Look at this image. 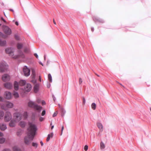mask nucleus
<instances>
[{
	"mask_svg": "<svg viewBox=\"0 0 151 151\" xmlns=\"http://www.w3.org/2000/svg\"><path fill=\"white\" fill-rule=\"evenodd\" d=\"M42 105H44L45 104H46L45 101L44 100L42 101Z\"/></svg>",
	"mask_w": 151,
	"mask_h": 151,
	"instance_id": "47",
	"label": "nucleus"
},
{
	"mask_svg": "<svg viewBox=\"0 0 151 151\" xmlns=\"http://www.w3.org/2000/svg\"><path fill=\"white\" fill-rule=\"evenodd\" d=\"M24 52H27V50H26V49H25V50H24Z\"/></svg>",
	"mask_w": 151,
	"mask_h": 151,
	"instance_id": "63",
	"label": "nucleus"
},
{
	"mask_svg": "<svg viewBox=\"0 0 151 151\" xmlns=\"http://www.w3.org/2000/svg\"><path fill=\"white\" fill-rule=\"evenodd\" d=\"M8 67V65L5 61H1L0 63V72H3L6 71Z\"/></svg>",
	"mask_w": 151,
	"mask_h": 151,
	"instance_id": "4",
	"label": "nucleus"
},
{
	"mask_svg": "<svg viewBox=\"0 0 151 151\" xmlns=\"http://www.w3.org/2000/svg\"><path fill=\"white\" fill-rule=\"evenodd\" d=\"M30 70L26 66H25L23 68V72L25 76H29L30 74Z\"/></svg>",
	"mask_w": 151,
	"mask_h": 151,
	"instance_id": "9",
	"label": "nucleus"
},
{
	"mask_svg": "<svg viewBox=\"0 0 151 151\" xmlns=\"http://www.w3.org/2000/svg\"><path fill=\"white\" fill-rule=\"evenodd\" d=\"M14 151H22L19 147L17 146H15L13 148Z\"/></svg>",
	"mask_w": 151,
	"mask_h": 151,
	"instance_id": "24",
	"label": "nucleus"
},
{
	"mask_svg": "<svg viewBox=\"0 0 151 151\" xmlns=\"http://www.w3.org/2000/svg\"><path fill=\"white\" fill-rule=\"evenodd\" d=\"M23 47L22 45L21 44L18 43L17 45V47L18 49H19L22 48Z\"/></svg>",
	"mask_w": 151,
	"mask_h": 151,
	"instance_id": "32",
	"label": "nucleus"
},
{
	"mask_svg": "<svg viewBox=\"0 0 151 151\" xmlns=\"http://www.w3.org/2000/svg\"><path fill=\"white\" fill-rule=\"evenodd\" d=\"M54 126L53 125L51 127V129H52L53 128Z\"/></svg>",
	"mask_w": 151,
	"mask_h": 151,
	"instance_id": "62",
	"label": "nucleus"
},
{
	"mask_svg": "<svg viewBox=\"0 0 151 151\" xmlns=\"http://www.w3.org/2000/svg\"><path fill=\"white\" fill-rule=\"evenodd\" d=\"M5 51L6 53L8 54L10 56L14 58H17L19 56H21L22 54V53L20 52H20V54L19 55H14V50L12 48H7L6 49Z\"/></svg>",
	"mask_w": 151,
	"mask_h": 151,
	"instance_id": "3",
	"label": "nucleus"
},
{
	"mask_svg": "<svg viewBox=\"0 0 151 151\" xmlns=\"http://www.w3.org/2000/svg\"><path fill=\"white\" fill-rule=\"evenodd\" d=\"M17 122H18L17 121H16L14 119H13L9 123V126L10 127H14L15 126Z\"/></svg>",
	"mask_w": 151,
	"mask_h": 151,
	"instance_id": "14",
	"label": "nucleus"
},
{
	"mask_svg": "<svg viewBox=\"0 0 151 151\" xmlns=\"http://www.w3.org/2000/svg\"><path fill=\"white\" fill-rule=\"evenodd\" d=\"M57 114H58V112L57 111L56 112H55L53 114V115H52L53 117H54L56 116H57Z\"/></svg>",
	"mask_w": 151,
	"mask_h": 151,
	"instance_id": "42",
	"label": "nucleus"
},
{
	"mask_svg": "<svg viewBox=\"0 0 151 151\" xmlns=\"http://www.w3.org/2000/svg\"><path fill=\"white\" fill-rule=\"evenodd\" d=\"M22 134L21 132L20 131L17 132V135L19 136H20Z\"/></svg>",
	"mask_w": 151,
	"mask_h": 151,
	"instance_id": "36",
	"label": "nucleus"
},
{
	"mask_svg": "<svg viewBox=\"0 0 151 151\" xmlns=\"http://www.w3.org/2000/svg\"><path fill=\"white\" fill-rule=\"evenodd\" d=\"M91 30L92 32H93L94 30V29L93 27H92L91 28Z\"/></svg>",
	"mask_w": 151,
	"mask_h": 151,
	"instance_id": "57",
	"label": "nucleus"
},
{
	"mask_svg": "<svg viewBox=\"0 0 151 151\" xmlns=\"http://www.w3.org/2000/svg\"><path fill=\"white\" fill-rule=\"evenodd\" d=\"M2 151H11L9 149L6 148L4 149Z\"/></svg>",
	"mask_w": 151,
	"mask_h": 151,
	"instance_id": "40",
	"label": "nucleus"
},
{
	"mask_svg": "<svg viewBox=\"0 0 151 151\" xmlns=\"http://www.w3.org/2000/svg\"><path fill=\"white\" fill-rule=\"evenodd\" d=\"M28 113L27 112H25L23 114V116L25 119H27L28 116Z\"/></svg>",
	"mask_w": 151,
	"mask_h": 151,
	"instance_id": "31",
	"label": "nucleus"
},
{
	"mask_svg": "<svg viewBox=\"0 0 151 151\" xmlns=\"http://www.w3.org/2000/svg\"><path fill=\"white\" fill-rule=\"evenodd\" d=\"M91 107L93 110H95L96 108V104L95 103H92L91 105Z\"/></svg>",
	"mask_w": 151,
	"mask_h": 151,
	"instance_id": "29",
	"label": "nucleus"
},
{
	"mask_svg": "<svg viewBox=\"0 0 151 151\" xmlns=\"http://www.w3.org/2000/svg\"><path fill=\"white\" fill-rule=\"evenodd\" d=\"M88 149V146L87 145H85L84 147V149L85 150L87 151Z\"/></svg>",
	"mask_w": 151,
	"mask_h": 151,
	"instance_id": "39",
	"label": "nucleus"
},
{
	"mask_svg": "<svg viewBox=\"0 0 151 151\" xmlns=\"http://www.w3.org/2000/svg\"><path fill=\"white\" fill-rule=\"evenodd\" d=\"M44 59L45 60V58H46V57H45V55L44 56Z\"/></svg>",
	"mask_w": 151,
	"mask_h": 151,
	"instance_id": "64",
	"label": "nucleus"
},
{
	"mask_svg": "<svg viewBox=\"0 0 151 151\" xmlns=\"http://www.w3.org/2000/svg\"><path fill=\"white\" fill-rule=\"evenodd\" d=\"M15 38L17 40H19V37L18 36V35H15Z\"/></svg>",
	"mask_w": 151,
	"mask_h": 151,
	"instance_id": "43",
	"label": "nucleus"
},
{
	"mask_svg": "<svg viewBox=\"0 0 151 151\" xmlns=\"http://www.w3.org/2000/svg\"><path fill=\"white\" fill-rule=\"evenodd\" d=\"M40 143L42 146L43 145V143L42 141H41L40 142Z\"/></svg>",
	"mask_w": 151,
	"mask_h": 151,
	"instance_id": "56",
	"label": "nucleus"
},
{
	"mask_svg": "<svg viewBox=\"0 0 151 151\" xmlns=\"http://www.w3.org/2000/svg\"><path fill=\"white\" fill-rule=\"evenodd\" d=\"M50 137H52L53 136V133L52 132L50 134Z\"/></svg>",
	"mask_w": 151,
	"mask_h": 151,
	"instance_id": "55",
	"label": "nucleus"
},
{
	"mask_svg": "<svg viewBox=\"0 0 151 151\" xmlns=\"http://www.w3.org/2000/svg\"><path fill=\"white\" fill-rule=\"evenodd\" d=\"M64 126H62V129H61V134L60 135H62V134L63 131L64 129Z\"/></svg>",
	"mask_w": 151,
	"mask_h": 151,
	"instance_id": "45",
	"label": "nucleus"
},
{
	"mask_svg": "<svg viewBox=\"0 0 151 151\" xmlns=\"http://www.w3.org/2000/svg\"><path fill=\"white\" fill-rule=\"evenodd\" d=\"M32 74L33 75V77H35V73L34 70L32 69Z\"/></svg>",
	"mask_w": 151,
	"mask_h": 151,
	"instance_id": "33",
	"label": "nucleus"
},
{
	"mask_svg": "<svg viewBox=\"0 0 151 151\" xmlns=\"http://www.w3.org/2000/svg\"><path fill=\"white\" fill-rule=\"evenodd\" d=\"M52 98H53L54 101H55V100H56V98L55 97V96H54V95H52Z\"/></svg>",
	"mask_w": 151,
	"mask_h": 151,
	"instance_id": "53",
	"label": "nucleus"
},
{
	"mask_svg": "<svg viewBox=\"0 0 151 151\" xmlns=\"http://www.w3.org/2000/svg\"><path fill=\"white\" fill-rule=\"evenodd\" d=\"M9 10L10 11H12V12H14V10H13V9H9Z\"/></svg>",
	"mask_w": 151,
	"mask_h": 151,
	"instance_id": "60",
	"label": "nucleus"
},
{
	"mask_svg": "<svg viewBox=\"0 0 151 151\" xmlns=\"http://www.w3.org/2000/svg\"><path fill=\"white\" fill-rule=\"evenodd\" d=\"M93 20L96 22H99L100 23H103L104 22L103 20L96 17H94L93 18Z\"/></svg>",
	"mask_w": 151,
	"mask_h": 151,
	"instance_id": "15",
	"label": "nucleus"
},
{
	"mask_svg": "<svg viewBox=\"0 0 151 151\" xmlns=\"http://www.w3.org/2000/svg\"><path fill=\"white\" fill-rule=\"evenodd\" d=\"M28 105L29 107L33 108L38 112H40L42 107L38 105L35 103L31 101H30L28 103Z\"/></svg>",
	"mask_w": 151,
	"mask_h": 151,
	"instance_id": "2",
	"label": "nucleus"
},
{
	"mask_svg": "<svg viewBox=\"0 0 151 151\" xmlns=\"http://www.w3.org/2000/svg\"><path fill=\"white\" fill-rule=\"evenodd\" d=\"M3 134L2 133L0 132V137H3Z\"/></svg>",
	"mask_w": 151,
	"mask_h": 151,
	"instance_id": "51",
	"label": "nucleus"
},
{
	"mask_svg": "<svg viewBox=\"0 0 151 151\" xmlns=\"http://www.w3.org/2000/svg\"><path fill=\"white\" fill-rule=\"evenodd\" d=\"M14 106L13 104L11 102L7 101L4 104H1V108L2 109L6 110L8 108H12Z\"/></svg>",
	"mask_w": 151,
	"mask_h": 151,
	"instance_id": "5",
	"label": "nucleus"
},
{
	"mask_svg": "<svg viewBox=\"0 0 151 151\" xmlns=\"http://www.w3.org/2000/svg\"><path fill=\"white\" fill-rule=\"evenodd\" d=\"M97 126L99 129L100 130V131L101 132H103V129L102 124L101 123L98 122L97 124Z\"/></svg>",
	"mask_w": 151,
	"mask_h": 151,
	"instance_id": "16",
	"label": "nucleus"
},
{
	"mask_svg": "<svg viewBox=\"0 0 151 151\" xmlns=\"http://www.w3.org/2000/svg\"><path fill=\"white\" fill-rule=\"evenodd\" d=\"M37 101L38 103H40V100L39 99H37Z\"/></svg>",
	"mask_w": 151,
	"mask_h": 151,
	"instance_id": "54",
	"label": "nucleus"
},
{
	"mask_svg": "<svg viewBox=\"0 0 151 151\" xmlns=\"http://www.w3.org/2000/svg\"><path fill=\"white\" fill-rule=\"evenodd\" d=\"M1 25V24H0V26ZM4 35V34L0 32V37H3Z\"/></svg>",
	"mask_w": 151,
	"mask_h": 151,
	"instance_id": "44",
	"label": "nucleus"
},
{
	"mask_svg": "<svg viewBox=\"0 0 151 151\" xmlns=\"http://www.w3.org/2000/svg\"><path fill=\"white\" fill-rule=\"evenodd\" d=\"M7 128L6 124H0V129L1 130H5Z\"/></svg>",
	"mask_w": 151,
	"mask_h": 151,
	"instance_id": "17",
	"label": "nucleus"
},
{
	"mask_svg": "<svg viewBox=\"0 0 151 151\" xmlns=\"http://www.w3.org/2000/svg\"><path fill=\"white\" fill-rule=\"evenodd\" d=\"M4 86L5 88L8 89H11L13 87L12 84L10 83H4Z\"/></svg>",
	"mask_w": 151,
	"mask_h": 151,
	"instance_id": "12",
	"label": "nucleus"
},
{
	"mask_svg": "<svg viewBox=\"0 0 151 151\" xmlns=\"http://www.w3.org/2000/svg\"><path fill=\"white\" fill-rule=\"evenodd\" d=\"M29 127L27 129V135L24 138V143L27 145H29L31 143L36 134L37 129L36 125L32 123H29Z\"/></svg>",
	"mask_w": 151,
	"mask_h": 151,
	"instance_id": "1",
	"label": "nucleus"
},
{
	"mask_svg": "<svg viewBox=\"0 0 151 151\" xmlns=\"http://www.w3.org/2000/svg\"><path fill=\"white\" fill-rule=\"evenodd\" d=\"M34 55L36 57V58H38V55L37 53H35L34 54Z\"/></svg>",
	"mask_w": 151,
	"mask_h": 151,
	"instance_id": "49",
	"label": "nucleus"
},
{
	"mask_svg": "<svg viewBox=\"0 0 151 151\" xmlns=\"http://www.w3.org/2000/svg\"><path fill=\"white\" fill-rule=\"evenodd\" d=\"M4 99L3 98L2 96H0V101L3 102L4 101Z\"/></svg>",
	"mask_w": 151,
	"mask_h": 151,
	"instance_id": "37",
	"label": "nucleus"
},
{
	"mask_svg": "<svg viewBox=\"0 0 151 151\" xmlns=\"http://www.w3.org/2000/svg\"><path fill=\"white\" fill-rule=\"evenodd\" d=\"M32 145L33 146L35 147H37V143L33 142Z\"/></svg>",
	"mask_w": 151,
	"mask_h": 151,
	"instance_id": "35",
	"label": "nucleus"
},
{
	"mask_svg": "<svg viewBox=\"0 0 151 151\" xmlns=\"http://www.w3.org/2000/svg\"><path fill=\"white\" fill-rule=\"evenodd\" d=\"M2 29L4 33L6 35H10L12 34V30L8 26L4 25L2 26Z\"/></svg>",
	"mask_w": 151,
	"mask_h": 151,
	"instance_id": "6",
	"label": "nucleus"
},
{
	"mask_svg": "<svg viewBox=\"0 0 151 151\" xmlns=\"http://www.w3.org/2000/svg\"><path fill=\"white\" fill-rule=\"evenodd\" d=\"M6 140L5 138L4 137L0 138V144H3Z\"/></svg>",
	"mask_w": 151,
	"mask_h": 151,
	"instance_id": "25",
	"label": "nucleus"
},
{
	"mask_svg": "<svg viewBox=\"0 0 151 151\" xmlns=\"http://www.w3.org/2000/svg\"><path fill=\"white\" fill-rule=\"evenodd\" d=\"M6 44V40H2L0 39V46H5Z\"/></svg>",
	"mask_w": 151,
	"mask_h": 151,
	"instance_id": "19",
	"label": "nucleus"
},
{
	"mask_svg": "<svg viewBox=\"0 0 151 151\" xmlns=\"http://www.w3.org/2000/svg\"><path fill=\"white\" fill-rule=\"evenodd\" d=\"M12 118V116L11 113L9 111H6L4 117V121L6 122H9Z\"/></svg>",
	"mask_w": 151,
	"mask_h": 151,
	"instance_id": "8",
	"label": "nucleus"
},
{
	"mask_svg": "<svg viewBox=\"0 0 151 151\" xmlns=\"http://www.w3.org/2000/svg\"><path fill=\"white\" fill-rule=\"evenodd\" d=\"M39 90V85L37 84L35 85L34 87V91L35 93L38 92Z\"/></svg>",
	"mask_w": 151,
	"mask_h": 151,
	"instance_id": "22",
	"label": "nucleus"
},
{
	"mask_svg": "<svg viewBox=\"0 0 151 151\" xmlns=\"http://www.w3.org/2000/svg\"><path fill=\"white\" fill-rule=\"evenodd\" d=\"M26 83V81L24 80H21L19 82V85L22 86H25Z\"/></svg>",
	"mask_w": 151,
	"mask_h": 151,
	"instance_id": "20",
	"label": "nucleus"
},
{
	"mask_svg": "<svg viewBox=\"0 0 151 151\" xmlns=\"http://www.w3.org/2000/svg\"><path fill=\"white\" fill-rule=\"evenodd\" d=\"M1 19L4 22H6V20L2 17L1 18Z\"/></svg>",
	"mask_w": 151,
	"mask_h": 151,
	"instance_id": "50",
	"label": "nucleus"
},
{
	"mask_svg": "<svg viewBox=\"0 0 151 151\" xmlns=\"http://www.w3.org/2000/svg\"><path fill=\"white\" fill-rule=\"evenodd\" d=\"M32 89V86L29 83H27L26 84L24 88V90L26 91L29 92Z\"/></svg>",
	"mask_w": 151,
	"mask_h": 151,
	"instance_id": "11",
	"label": "nucleus"
},
{
	"mask_svg": "<svg viewBox=\"0 0 151 151\" xmlns=\"http://www.w3.org/2000/svg\"><path fill=\"white\" fill-rule=\"evenodd\" d=\"M50 134H48V135L47 137V138L46 141L47 142H48L49 141L50 138Z\"/></svg>",
	"mask_w": 151,
	"mask_h": 151,
	"instance_id": "34",
	"label": "nucleus"
},
{
	"mask_svg": "<svg viewBox=\"0 0 151 151\" xmlns=\"http://www.w3.org/2000/svg\"><path fill=\"white\" fill-rule=\"evenodd\" d=\"M15 23V24L17 25V26L18 25L19 23H18V22H17V21Z\"/></svg>",
	"mask_w": 151,
	"mask_h": 151,
	"instance_id": "58",
	"label": "nucleus"
},
{
	"mask_svg": "<svg viewBox=\"0 0 151 151\" xmlns=\"http://www.w3.org/2000/svg\"><path fill=\"white\" fill-rule=\"evenodd\" d=\"M13 95L15 98H17L19 97V96L18 93L17 92L14 91Z\"/></svg>",
	"mask_w": 151,
	"mask_h": 151,
	"instance_id": "23",
	"label": "nucleus"
},
{
	"mask_svg": "<svg viewBox=\"0 0 151 151\" xmlns=\"http://www.w3.org/2000/svg\"><path fill=\"white\" fill-rule=\"evenodd\" d=\"M13 119L19 122L22 119V116L20 112H16L13 114Z\"/></svg>",
	"mask_w": 151,
	"mask_h": 151,
	"instance_id": "7",
	"label": "nucleus"
},
{
	"mask_svg": "<svg viewBox=\"0 0 151 151\" xmlns=\"http://www.w3.org/2000/svg\"><path fill=\"white\" fill-rule=\"evenodd\" d=\"M26 124V123L24 121H21L19 123V125L23 128L25 127Z\"/></svg>",
	"mask_w": 151,
	"mask_h": 151,
	"instance_id": "21",
	"label": "nucleus"
},
{
	"mask_svg": "<svg viewBox=\"0 0 151 151\" xmlns=\"http://www.w3.org/2000/svg\"><path fill=\"white\" fill-rule=\"evenodd\" d=\"M47 86L48 88H49L50 86V83H48L47 85Z\"/></svg>",
	"mask_w": 151,
	"mask_h": 151,
	"instance_id": "52",
	"label": "nucleus"
},
{
	"mask_svg": "<svg viewBox=\"0 0 151 151\" xmlns=\"http://www.w3.org/2000/svg\"><path fill=\"white\" fill-rule=\"evenodd\" d=\"M45 110H43L42 113V116H43L45 115Z\"/></svg>",
	"mask_w": 151,
	"mask_h": 151,
	"instance_id": "41",
	"label": "nucleus"
},
{
	"mask_svg": "<svg viewBox=\"0 0 151 151\" xmlns=\"http://www.w3.org/2000/svg\"><path fill=\"white\" fill-rule=\"evenodd\" d=\"M53 23H54L55 24H56V22H55V20H54V19H53Z\"/></svg>",
	"mask_w": 151,
	"mask_h": 151,
	"instance_id": "59",
	"label": "nucleus"
},
{
	"mask_svg": "<svg viewBox=\"0 0 151 151\" xmlns=\"http://www.w3.org/2000/svg\"><path fill=\"white\" fill-rule=\"evenodd\" d=\"M83 81L82 79L81 78H79V83L80 84H81L82 83Z\"/></svg>",
	"mask_w": 151,
	"mask_h": 151,
	"instance_id": "38",
	"label": "nucleus"
},
{
	"mask_svg": "<svg viewBox=\"0 0 151 151\" xmlns=\"http://www.w3.org/2000/svg\"><path fill=\"white\" fill-rule=\"evenodd\" d=\"M2 79L3 81L6 82L10 80V77L8 74H5L2 76Z\"/></svg>",
	"mask_w": 151,
	"mask_h": 151,
	"instance_id": "13",
	"label": "nucleus"
},
{
	"mask_svg": "<svg viewBox=\"0 0 151 151\" xmlns=\"http://www.w3.org/2000/svg\"><path fill=\"white\" fill-rule=\"evenodd\" d=\"M105 147V145L104 144L101 142L100 143V148L101 149H103Z\"/></svg>",
	"mask_w": 151,
	"mask_h": 151,
	"instance_id": "28",
	"label": "nucleus"
},
{
	"mask_svg": "<svg viewBox=\"0 0 151 151\" xmlns=\"http://www.w3.org/2000/svg\"><path fill=\"white\" fill-rule=\"evenodd\" d=\"M48 80L50 82H52V76H51V75L50 73H49L48 74Z\"/></svg>",
	"mask_w": 151,
	"mask_h": 151,
	"instance_id": "26",
	"label": "nucleus"
},
{
	"mask_svg": "<svg viewBox=\"0 0 151 151\" xmlns=\"http://www.w3.org/2000/svg\"><path fill=\"white\" fill-rule=\"evenodd\" d=\"M4 96L7 99H10L12 97L11 93L8 91H5L4 94Z\"/></svg>",
	"mask_w": 151,
	"mask_h": 151,
	"instance_id": "10",
	"label": "nucleus"
},
{
	"mask_svg": "<svg viewBox=\"0 0 151 151\" xmlns=\"http://www.w3.org/2000/svg\"><path fill=\"white\" fill-rule=\"evenodd\" d=\"M83 102L84 104H85L86 103V100L84 97H83Z\"/></svg>",
	"mask_w": 151,
	"mask_h": 151,
	"instance_id": "48",
	"label": "nucleus"
},
{
	"mask_svg": "<svg viewBox=\"0 0 151 151\" xmlns=\"http://www.w3.org/2000/svg\"><path fill=\"white\" fill-rule=\"evenodd\" d=\"M44 119L42 117H40L39 119L40 121L41 122L43 121L44 120Z\"/></svg>",
	"mask_w": 151,
	"mask_h": 151,
	"instance_id": "46",
	"label": "nucleus"
},
{
	"mask_svg": "<svg viewBox=\"0 0 151 151\" xmlns=\"http://www.w3.org/2000/svg\"><path fill=\"white\" fill-rule=\"evenodd\" d=\"M40 63L41 65L42 66H43V63H41V62H40Z\"/></svg>",
	"mask_w": 151,
	"mask_h": 151,
	"instance_id": "61",
	"label": "nucleus"
},
{
	"mask_svg": "<svg viewBox=\"0 0 151 151\" xmlns=\"http://www.w3.org/2000/svg\"><path fill=\"white\" fill-rule=\"evenodd\" d=\"M14 88L15 90L16 91H17L19 89V84L16 81H15L14 82Z\"/></svg>",
	"mask_w": 151,
	"mask_h": 151,
	"instance_id": "18",
	"label": "nucleus"
},
{
	"mask_svg": "<svg viewBox=\"0 0 151 151\" xmlns=\"http://www.w3.org/2000/svg\"><path fill=\"white\" fill-rule=\"evenodd\" d=\"M4 113L3 111H0V119L3 118Z\"/></svg>",
	"mask_w": 151,
	"mask_h": 151,
	"instance_id": "30",
	"label": "nucleus"
},
{
	"mask_svg": "<svg viewBox=\"0 0 151 151\" xmlns=\"http://www.w3.org/2000/svg\"><path fill=\"white\" fill-rule=\"evenodd\" d=\"M61 116H63L64 115V114L65 113L66 111H65L63 108H61Z\"/></svg>",
	"mask_w": 151,
	"mask_h": 151,
	"instance_id": "27",
	"label": "nucleus"
}]
</instances>
